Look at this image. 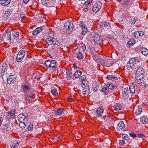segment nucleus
Listing matches in <instances>:
<instances>
[{
	"label": "nucleus",
	"instance_id": "55",
	"mask_svg": "<svg viewBox=\"0 0 148 148\" xmlns=\"http://www.w3.org/2000/svg\"><path fill=\"white\" fill-rule=\"evenodd\" d=\"M18 143L17 142L12 147H11V148H18Z\"/></svg>",
	"mask_w": 148,
	"mask_h": 148
},
{
	"label": "nucleus",
	"instance_id": "56",
	"mask_svg": "<svg viewBox=\"0 0 148 148\" xmlns=\"http://www.w3.org/2000/svg\"><path fill=\"white\" fill-rule=\"evenodd\" d=\"M91 2L92 0H88L85 2L84 4H85L86 5H88L91 3Z\"/></svg>",
	"mask_w": 148,
	"mask_h": 148
},
{
	"label": "nucleus",
	"instance_id": "6",
	"mask_svg": "<svg viewBox=\"0 0 148 148\" xmlns=\"http://www.w3.org/2000/svg\"><path fill=\"white\" fill-rule=\"evenodd\" d=\"M25 51L24 50H21L18 52L16 56V60L18 62H21L24 57Z\"/></svg>",
	"mask_w": 148,
	"mask_h": 148
},
{
	"label": "nucleus",
	"instance_id": "54",
	"mask_svg": "<svg viewBox=\"0 0 148 148\" xmlns=\"http://www.w3.org/2000/svg\"><path fill=\"white\" fill-rule=\"evenodd\" d=\"M20 17L22 19L26 17V15L22 13L20 15Z\"/></svg>",
	"mask_w": 148,
	"mask_h": 148
},
{
	"label": "nucleus",
	"instance_id": "49",
	"mask_svg": "<svg viewBox=\"0 0 148 148\" xmlns=\"http://www.w3.org/2000/svg\"><path fill=\"white\" fill-rule=\"evenodd\" d=\"M130 135L133 138H135L137 137V134H135L133 132H131L129 133Z\"/></svg>",
	"mask_w": 148,
	"mask_h": 148
},
{
	"label": "nucleus",
	"instance_id": "36",
	"mask_svg": "<svg viewBox=\"0 0 148 148\" xmlns=\"http://www.w3.org/2000/svg\"><path fill=\"white\" fill-rule=\"evenodd\" d=\"M130 137L129 136L125 134H123L122 136V138L127 141L130 140Z\"/></svg>",
	"mask_w": 148,
	"mask_h": 148
},
{
	"label": "nucleus",
	"instance_id": "15",
	"mask_svg": "<svg viewBox=\"0 0 148 148\" xmlns=\"http://www.w3.org/2000/svg\"><path fill=\"white\" fill-rule=\"evenodd\" d=\"M128 88H125L122 90V96L123 97H128L129 95V92H128Z\"/></svg>",
	"mask_w": 148,
	"mask_h": 148
},
{
	"label": "nucleus",
	"instance_id": "31",
	"mask_svg": "<svg viewBox=\"0 0 148 148\" xmlns=\"http://www.w3.org/2000/svg\"><path fill=\"white\" fill-rule=\"evenodd\" d=\"M113 107L114 110L117 111L120 110L121 108L120 104L119 103L115 104Z\"/></svg>",
	"mask_w": 148,
	"mask_h": 148
},
{
	"label": "nucleus",
	"instance_id": "2",
	"mask_svg": "<svg viewBox=\"0 0 148 148\" xmlns=\"http://www.w3.org/2000/svg\"><path fill=\"white\" fill-rule=\"evenodd\" d=\"M12 69L10 67L9 64L8 62H3L1 66L0 67V72L2 73L6 72L7 73L10 74L11 71Z\"/></svg>",
	"mask_w": 148,
	"mask_h": 148
},
{
	"label": "nucleus",
	"instance_id": "9",
	"mask_svg": "<svg viewBox=\"0 0 148 148\" xmlns=\"http://www.w3.org/2000/svg\"><path fill=\"white\" fill-rule=\"evenodd\" d=\"M18 119L19 122H26L28 120V116H25L22 114H19L18 116Z\"/></svg>",
	"mask_w": 148,
	"mask_h": 148
},
{
	"label": "nucleus",
	"instance_id": "16",
	"mask_svg": "<svg viewBox=\"0 0 148 148\" xmlns=\"http://www.w3.org/2000/svg\"><path fill=\"white\" fill-rule=\"evenodd\" d=\"M129 88L131 95H134L135 90V85L132 84L130 85Z\"/></svg>",
	"mask_w": 148,
	"mask_h": 148
},
{
	"label": "nucleus",
	"instance_id": "20",
	"mask_svg": "<svg viewBox=\"0 0 148 148\" xmlns=\"http://www.w3.org/2000/svg\"><path fill=\"white\" fill-rule=\"evenodd\" d=\"M145 73V70L142 67H138L137 70L136 72V74H138L140 75L143 74Z\"/></svg>",
	"mask_w": 148,
	"mask_h": 148
},
{
	"label": "nucleus",
	"instance_id": "8",
	"mask_svg": "<svg viewBox=\"0 0 148 148\" xmlns=\"http://www.w3.org/2000/svg\"><path fill=\"white\" fill-rule=\"evenodd\" d=\"M101 3L100 2L96 3L94 5L92 8V11L95 12H97L101 8Z\"/></svg>",
	"mask_w": 148,
	"mask_h": 148
},
{
	"label": "nucleus",
	"instance_id": "50",
	"mask_svg": "<svg viewBox=\"0 0 148 148\" xmlns=\"http://www.w3.org/2000/svg\"><path fill=\"white\" fill-rule=\"evenodd\" d=\"M109 24V22L107 21L105 22H104L103 23V24L101 26H102V27H106V26H108Z\"/></svg>",
	"mask_w": 148,
	"mask_h": 148
},
{
	"label": "nucleus",
	"instance_id": "41",
	"mask_svg": "<svg viewBox=\"0 0 148 148\" xmlns=\"http://www.w3.org/2000/svg\"><path fill=\"white\" fill-rule=\"evenodd\" d=\"M77 58L79 60L83 58V55L80 52H77Z\"/></svg>",
	"mask_w": 148,
	"mask_h": 148
},
{
	"label": "nucleus",
	"instance_id": "34",
	"mask_svg": "<svg viewBox=\"0 0 148 148\" xmlns=\"http://www.w3.org/2000/svg\"><path fill=\"white\" fill-rule=\"evenodd\" d=\"M82 72L79 70H77L74 73V75L75 77L76 78H78L82 74Z\"/></svg>",
	"mask_w": 148,
	"mask_h": 148
},
{
	"label": "nucleus",
	"instance_id": "14",
	"mask_svg": "<svg viewBox=\"0 0 148 148\" xmlns=\"http://www.w3.org/2000/svg\"><path fill=\"white\" fill-rule=\"evenodd\" d=\"M12 12V11L11 10L7 9L6 10L3 15L4 19L5 20H7L11 15Z\"/></svg>",
	"mask_w": 148,
	"mask_h": 148
},
{
	"label": "nucleus",
	"instance_id": "32",
	"mask_svg": "<svg viewBox=\"0 0 148 148\" xmlns=\"http://www.w3.org/2000/svg\"><path fill=\"white\" fill-rule=\"evenodd\" d=\"M22 88L23 90V91L24 92H25L30 89V87L26 85H24L22 86Z\"/></svg>",
	"mask_w": 148,
	"mask_h": 148
},
{
	"label": "nucleus",
	"instance_id": "19",
	"mask_svg": "<svg viewBox=\"0 0 148 148\" xmlns=\"http://www.w3.org/2000/svg\"><path fill=\"white\" fill-rule=\"evenodd\" d=\"M83 92H84L83 95L85 96H88L89 94V87L88 86H85L84 88H83Z\"/></svg>",
	"mask_w": 148,
	"mask_h": 148
},
{
	"label": "nucleus",
	"instance_id": "45",
	"mask_svg": "<svg viewBox=\"0 0 148 148\" xmlns=\"http://www.w3.org/2000/svg\"><path fill=\"white\" fill-rule=\"evenodd\" d=\"M27 128L29 131H32L33 128V124H31L29 125L27 127Z\"/></svg>",
	"mask_w": 148,
	"mask_h": 148
},
{
	"label": "nucleus",
	"instance_id": "22",
	"mask_svg": "<svg viewBox=\"0 0 148 148\" xmlns=\"http://www.w3.org/2000/svg\"><path fill=\"white\" fill-rule=\"evenodd\" d=\"M118 125L119 127L122 131H125V124L123 121H120L118 124Z\"/></svg>",
	"mask_w": 148,
	"mask_h": 148
},
{
	"label": "nucleus",
	"instance_id": "42",
	"mask_svg": "<svg viewBox=\"0 0 148 148\" xmlns=\"http://www.w3.org/2000/svg\"><path fill=\"white\" fill-rule=\"evenodd\" d=\"M142 112V109L141 108H139L137 109L135 112V114L136 115H138L140 114Z\"/></svg>",
	"mask_w": 148,
	"mask_h": 148
},
{
	"label": "nucleus",
	"instance_id": "37",
	"mask_svg": "<svg viewBox=\"0 0 148 148\" xmlns=\"http://www.w3.org/2000/svg\"><path fill=\"white\" fill-rule=\"evenodd\" d=\"M19 122L20 123H19V125L20 127L22 128H25L26 126V124L25 123L26 122Z\"/></svg>",
	"mask_w": 148,
	"mask_h": 148
},
{
	"label": "nucleus",
	"instance_id": "27",
	"mask_svg": "<svg viewBox=\"0 0 148 148\" xmlns=\"http://www.w3.org/2000/svg\"><path fill=\"white\" fill-rule=\"evenodd\" d=\"M137 58V57L132 58L130 59L129 62L130 63H131V64H132L134 66V65L136 64V60Z\"/></svg>",
	"mask_w": 148,
	"mask_h": 148
},
{
	"label": "nucleus",
	"instance_id": "64",
	"mask_svg": "<svg viewBox=\"0 0 148 148\" xmlns=\"http://www.w3.org/2000/svg\"><path fill=\"white\" fill-rule=\"evenodd\" d=\"M24 3L27 4L29 1V0H23Z\"/></svg>",
	"mask_w": 148,
	"mask_h": 148
},
{
	"label": "nucleus",
	"instance_id": "21",
	"mask_svg": "<svg viewBox=\"0 0 148 148\" xmlns=\"http://www.w3.org/2000/svg\"><path fill=\"white\" fill-rule=\"evenodd\" d=\"M43 27H40L37 28L33 32V34L34 35H36L40 33Z\"/></svg>",
	"mask_w": 148,
	"mask_h": 148
},
{
	"label": "nucleus",
	"instance_id": "47",
	"mask_svg": "<svg viewBox=\"0 0 148 148\" xmlns=\"http://www.w3.org/2000/svg\"><path fill=\"white\" fill-rule=\"evenodd\" d=\"M51 92L54 96H56L58 94V92L56 89H54L51 90Z\"/></svg>",
	"mask_w": 148,
	"mask_h": 148
},
{
	"label": "nucleus",
	"instance_id": "17",
	"mask_svg": "<svg viewBox=\"0 0 148 148\" xmlns=\"http://www.w3.org/2000/svg\"><path fill=\"white\" fill-rule=\"evenodd\" d=\"M106 86L110 90H113L116 88V86H115L111 82H107L106 83Z\"/></svg>",
	"mask_w": 148,
	"mask_h": 148
},
{
	"label": "nucleus",
	"instance_id": "51",
	"mask_svg": "<svg viewBox=\"0 0 148 148\" xmlns=\"http://www.w3.org/2000/svg\"><path fill=\"white\" fill-rule=\"evenodd\" d=\"M138 33L139 32L138 31L134 33V38H138V37L139 36Z\"/></svg>",
	"mask_w": 148,
	"mask_h": 148
},
{
	"label": "nucleus",
	"instance_id": "44",
	"mask_svg": "<svg viewBox=\"0 0 148 148\" xmlns=\"http://www.w3.org/2000/svg\"><path fill=\"white\" fill-rule=\"evenodd\" d=\"M79 25L80 26V27H81V28L83 29L85 28H87L85 24H84L83 22H81Z\"/></svg>",
	"mask_w": 148,
	"mask_h": 148
},
{
	"label": "nucleus",
	"instance_id": "1",
	"mask_svg": "<svg viewBox=\"0 0 148 148\" xmlns=\"http://www.w3.org/2000/svg\"><path fill=\"white\" fill-rule=\"evenodd\" d=\"M90 39L94 40L97 44H100L103 42V39L101 36L97 34H91L90 35Z\"/></svg>",
	"mask_w": 148,
	"mask_h": 148
},
{
	"label": "nucleus",
	"instance_id": "25",
	"mask_svg": "<svg viewBox=\"0 0 148 148\" xmlns=\"http://www.w3.org/2000/svg\"><path fill=\"white\" fill-rule=\"evenodd\" d=\"M140 121L144 124H147L148 123V118L146 116L142 117L140 118Z\"/></svg>",
	"mask_w": 148,
	"mask_h": 148
},
{
	"label": "nucleus",
	"instance_id": "13",
	"mask_svg": "<svg viewBox=\"0 0 148 148\" xmlns=\"http://www.w3.org/2000/svg\"><path fill=\"white\" fill-rule=\"evenodd\" d=\"M55 114L60 116L64 112V109L61 108H56L54 110Z\"/></svg>",
	"mask_w": 148,
	"mask_h": 148
},
{
	"label": "nucleus",
	"instance_id": "28",
	"mask_svg": "<svg viewBox=\"0 0 148 148\" xmlns=\"http://www.w3.org/2000/svg\"><path fill=\"white\" fill-rule=\"evenodd\" d=\"M99 84L97 83H94L92 84V89L94 92L97 91L99 87Z\"/></svg>",
	"mask_w": 148,
	"mask_h": 148
},
{
	"label": "nucleus",
	"instance_id": "7",
	"mask_svg": "<svg viewBox=\"0 0 148 148\" xmlns=\"http://www.w3.org/2000/svg\"><path fill=\"white\" fill-rule=\"evenodd\" d=\"M15 110L12 109L8 111L6 114V117L8 119H14L15 118Z\"/></svg>",
	"mask_w": 148,
	"mask_h": 148
},
{
	"label": "nucleus",
	"instance_id": "62",
	"mask_svg": "<svg viewBox=\"0 0 148 148\" xmlns=\"http://www.w3.org/2000/svg\"><path fill=\"white\" fill-rule=\"evenodd\" d=\"M7 39L8 40H10L11 39L10 34H8L7 35Z\"/></svg>",
	"mask_w": 148,
	"mask_h": 148
},
{
	"label": "nucleus",
	"instance_id": "40",
	"mask_svg": "<svg viewBox=\"0 0 148 148\" xmlns=\"http://www.w3.org/2000/svg\"><path fill=\"white\" fill-rule=\"evenodd\" d=\"M146 136L145 134H137V137L138 138L143 139L145 138Z\"/></svg>",
	"mask_w": 148,
	"mask_h": 148
},
{
	"label": "nucleus",
	"instance_id": "43",
	"mask_svg": "<svg viewBox=\"0 0 148 148\" xmlns=\"http://www.w3.org/2000/svg\"><path fill=\"white\" fill-rule=\"evenodd\" d=\"M102 92H103L106 95L108 94L109 92V90L107 88L105 87L102 88Z\"/></svg>",
	"mask_w": 148,
	"mask_h": 148
},
{
	"label": "nucleus",
	"instance_id": "39",
	"mask_svg": "<svg viewBox=\"0 0 148 148\" xmlns=\"http://www.w3.org/2000/svg\"><path fill=\"white\" fill-rule=\"evenodd\" d=\"M134 66L130 63L129 62L127 63L126 66L129 70H130Z\"/></svg>",
	"mask_w": 148,
	"mask_h": 148
},
{
	"label": "nucleus",
	"instance_id": "61",
	"mask_svg": "<svg viewBox=\"0 0 148 148\" xmlns=\"http://www.w3.org/2000/svg\"><path fill=\"white\" fill-rule=\"evenodd\" d=\"M81 47L82 49H83V51H84L86 49V45L85 44H83L82 46Z\"/></svg>",
	"mask_w": 148,
	"mask_h": 148
},
{
	"label": "nucleus",
	"instance_id": "3",
	"mask_svg": "<svg viewBox=\"0 0 148 148\" xmlns=\"http://www.w3.org/2000/svg\"><path fill=\"white\" fill-rule=\"evenodd\" d=\"M45 41L47 44L49 45H56L58 46L61 45V43L59 40L53 38H47L46 39Z\"/></svg>",
	"mask_w": 148,
	"mask_h": 148
},
{
	"label": "nucleus",
	"instance_id": "29",
	"mask_svg": "<svg viewBox=\"0 0 148 148\" xmlns=\"http://www.w3.org/2000/svg\"><path fill=\"white\" fill-rule=\"evenodd\" d=\"M140 51L143 55H147L148 54V50L145 48H143Z\"/></svg>",
	"mask_w": 148,
	"mask_h": 148
},
{
	"label": "nucleus",
	"instance_id": "48",
	"mask_svg": "<svg viewBox=\"0 0 148 148\" xmlns=\"http://www.w3.org/2000/svg\"><path fill=\"white\" fill-rule=\"evenodd\" d=\"M5 122H7V123L6 124L4 125V126L5 127L7 128V130H9L10 129V124L7 121H5Z\"/></svg>",
	"mask_w": 148,
	"mask_h": 148
},
{
	"label": "nucleus",
	"instance_id": "59",
	"mask_svg": "<svg viewBox=\"0 0 148 148\" xmlns=\"http://www.w3.org/2000/svg\"><path fill=\"white\" fill-rule=\"evenodd\" d=\"M130 2V0H127L126 1H125L124 3V4L127 5L129 4Z\"/></svg>",
	"mask_w": 148,
	"mask_h": 148
},
{
	"label": "nucleus",
	"instance_id": "11",
	"mask_svg": "<svg viewBox=\"0 0 148 148\" xmlns=\"http://www.w3.org/2000/svg\"><path fill=\"white\" fill-rule=\"evenodd\" d=\"M103 108L102 107H99L97 109L95 115L98 117H101L103 114Z\"/></svg>",
	"mask_w": 148,
	"mask_h": 148
},
{
	"label": "nucleus",
	"instance_id": "18",
	"mask_svg": "<svg viewBox=\"0 0 148 148\" xmlns=\"http://www.w3.org/2000/svg\"><path fill=\"white\" fill-rule=\"evenodd\" d=\"M11 0H0V3L3 6H7L10 3Z\"/></svg>",
	"mask_w": 148,
	"mask_h": 148
},
{
	"label": "nucleus",
	"instance_id": "63",
	"mask_svg": "<svg viewBox=\"0 0 148 148\" xmlns=\"http://www.w3.org/2000/svg\"><path fill=\"white\" fill-rule=\"evenodd\" d=\"M5 32L7 34H10V31L9 29H7L5 31Z\"/></svg>",
	"mask_w": 148,
	"mask_h": 148
},
{
	"label": "nucleus",
	"instance_id": "24",
	"mask_svg": "<svg viewBox=\"0 0 148 148\" xmlns=\"http://www.w3.org/2000/svg\"><path fill=\"white\" fill-rule=\"evenodd\" d=\"M19 34V32L17 30L13 31L12 34V37L14 39H15V38H17Z\"/></svg>",
	"mask_w": 148,
	"mask_h": 148
},
{
	"label": "nucleus",
	"instance_id": "46",
	"mask_svg": "<svg viewBox=\"0 0 148 148\" xmlns=\"http://www.w3.org/2000/svg\"><path fill=\"white\" fill-rule=\"evenodd\" d=\"M86 79V77L85 75H83L79 78V80L80 81H85Z\"/></svg>",
	"mask_w": 148,
	"mask_h": 148
},
{
	"label": "nucleus",
	"instance_id": "12",
	"mask_svg": "<svg viewBox=\"0 0 148 148\" xmlns=\"http://www.w3.org/2000/svg\"><path fill=\"white\" fill-rule=\"evenodd\" d=\"M15 79L14 75H11L8 77L7 82L9 84H12L15 82Z\"/></svg>",
	"mask_w": 148,
	"mask_h": 148
},
{
	"label": "nucleus",
	"instance_id": "26",
	"mask_svg": "<svg viewBox=\"0 0 148 148\" xmlns=\"http://www.w3.org/2000/svg\"><path fill=\"white\" fill-rule=\"evenodd\" d=\"M106 78L108 80H117L118 78L115 76L114 75H107Z\"/></svg>",
	"mask_w": 148,
	"mask_h": 148
},
{
	"label": "nucleus",
	"instance_id": "38",
	"mask_svg": "<svg viewBox=\"0 0 148 148\" xmlns=\"http://www.w3.org/2000/svg\"><path fill=\"white\" fill-rule=\"evenodd\" d=\"M101 63L102 64V65L103 66H111L110 64H108L107 63V61H106L105 60H103L101 62Z\"/></svg>",
	"mask_w": 148,
	"mask_h": 148
},
{
	"label": "nucleus",
	"instance_id": "5",
	"mask_svg": "<svg viewBox=\"0 0 148 148\" xmlns=\"http://www.w3.org/2000/svg\"><path fill=\"white\" fill-rule=\"evenodd\" d=\"M73 22L70 21H68L64 23V29L68 32L73 31Z\"/></svg>",
	"mask_w": 148,
	"mask_h": 148
},
{
	"label": "nucleus",
	"instance_id": "35",
	"mask_svg": "<svg viewBox=\"0 0 148 148\" xmlns=\"http://www.w3.org/2000/svg\"><path fill=\"white\" fill-rule=\"evenodd\" d=\"M42 3L43 5L47 6L49 5V0H42Z\"/></svg>",
	"mask_w": 148,
	"mask_h": 148
},
{
	"label": "nucleus",
	"instance_id": "53",
	"mask_svg": "<svg viewBox=\"0 0 148 148\" xmlns=\"http://www.w3.org/2000/svg\"><path fill=\"white\" fill-rule=\"evenodd\" d=\"M87 31V28H85L82 29V35H84Z\"/></svg>",
	"mask_w": 148,
	"mask_h": 148
},
{
	"label": "nucleus",
	"instance_id": "60",
	"mask_svg": "<svg viewBox=\"0 0 148 148\" xmlns=\"http://www.w3.org/2000/svg\"><path fill=\"white\" fill-rule=\"evenodd\" d=\"M144 86L145 88H146L148 86V78L147 79L146 81H145Z\"/></svg>",
	"mask_w": 148,
	"mask_h": 148
},
{
	"label": "nucleus",
	"instance_id": "10",
	"mask_svg": "<svg viewBox=\"0 0 148 148\" xmlns=\"http://www.w3.org/2000/svg\"><path fill=\"white\" fill-rule=\"evenodd\" d=\"M144 74H136V82L138 84H140L143 82L144 79Z\"/></svg>",
	"mask_w": 148,
	"mask_h": 148
},
{
	"label": "nucleus",
	"instance_id": "52",
	"mask_svg": "<svg viewBox=\"0 0 148 148\" xmlns=\"http://www.w3.org/2000/svg\"><path fill=\"white\" fill-rule=\"evenodd\" d=\"M119 145H123L125 144V141L123 140H119Z\"/></svg>",
	"mask_w": 148,
	"mask_h": 148
},
{
	"label": "nucleus",
	"instance_id": "33",
	"mask_svg": "<svg viewBox=\"0 0 148 148\" xmlns=\"http://www.w3.org/2000/svg\"><path fill=\"white\" fill-rule=\"evenodd\" d=\"M134 39L132 38V40L129 41L127 43V46L128 47L130 48V46L132 45L135 44V42L134 41Z\"/></svg>",
	"mask_w": 148,
	"mask_h": 148
},
{
	"label": "nucleus",
	"instance_id": "58",
	"mask_svg": "<svg viewBox=\"0 0 148 148\" xmlns=\"http://www.w3.org/2000/svg\"><path fill=\"white\" fill-rule=\"evenodd\" d=\"M139 32V36H142L144 35V32L142 31H138Z\"/></svg>",
	"mask_w": 148,
	"mask_h": 148
},
{
	"label": "nucleus",
	"instance_id": "23",
	"mask_svg": "<svg viewBox=\"0 0 148 148\" xmlns=\"http://www.w3.org/2000/svg\"><path fill=\"white\" fill-rule=\"evenodd\" d=\"M66 74L67 75L66 78L68 80L71 79L72 77L73 76L71 71L69 70L66 71Z\"/></svg>",
	"mask_w": 148,
	"mask_h": 148
},
{
	"label": "nucleus",
	"instance_id": "57",
	"mask_svg": "<svg viewBox=\"0 0 148 148\" xmlns=\"http://www.w3.org/2000/svg\"><path fill=\"white\" fill-rule=\"evenodd\" d=\"M27 99L29 101H30L32 100V99L29 95H27L26 97Z\"/></svg>",
	"mask_w": 148,
	"mask_h": 148
},
{
	"label": "nucleus",
	"instance_id": "30",
	"mask_svg": "<svg viewBox=\"0 0 148 148\" xmlns=\"http://www.w3.org/2000/svg\"><path fill=\"white\" fill-rule=\"evenodd\" d=\"M137 18L134 17H131L129 19L130 23L131 24H134L135 23L136 21H137Z\"/></svg>",
	"mask_w": 148,
	"mask_h": 148
},
{
	"label": "nucleus",
	"instance_id": "4",
	"mask_svg": "<svg viewBox=\"0 0 148 148\" xmlns=\"http://www.w3.org/2000/svg\"><path fill=\"white\" fill-rule=\"evenodd\" d=\"M45 65L47 68L52 67L56 69L58 66L56 61L53 60H46L45 62Z\"/></svg>",
	"mask_w": 148,
	"mask_h": 148
}]
</instances>
